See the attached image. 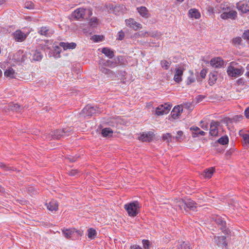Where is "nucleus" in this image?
Returning a JSON list of instances; mask_svg holds the SVG:
<instances>
[{"label": "nucleus", "instance_id": "obj_37", "mask_svg": "<svg viewBox=\"0 0 249 249\" xmlns=\"http://www.w3.org/2000/svg\"><path fill=\"white\" fill-rule=\"evenodd\" d=\"M217 142L222 145L226 144L229 142V138L227 136H222L217 140Z\"/></svg>", "mask_w": 249, "mask_h": 249}, {"label": "nucleus", "instance_id": "obj_35", "mask_svg": "<svg viewBox=\"0 0 249 249\" xmlns=\"http://www.w3.org/2000/svg\"><path fill=\"white\" fill-rule=\"evenodd\" d=\"M0 168L3 170L5 172H8L11 171H14V168L13 167H11L8 165H6L5 163L0 162Z\"/></svg>", "mask_w": 249, "mask_h": 249}, {"label": "nucleus", "instance_id": "obj_5", "mask_svg": "<svg viewBox=\"0 0 249 249\" xmlns=\"http://www.w3.org/2000/svg\"><path fill=\"white\" fill-rule=\"evenodd\" d=\"M220 16L223 19H235L237 17V12L228 7L227 9H225V11L222 13Z\"/></svg>", "mask_w": 249, "mask_h": 249}, {"label": "nucleus", "instance_id": "obj_15", "mask_svg": "<svg viewBox=\"0 0 249 249\" xmlns=\"http://www.w3.org/2000/svg\"><path fill=\"white\" fill-rule=\"evenodd\" d=\"M237 8L238 10L243 13H246L249 12V1H244L237 4Z\"/></svg>", "mask_w": 249, "mask_h": 249}, {"label": "nucleus", "instance_id": "obj_45", "mask_svg": "<svg viewBox=\"0 0 249 249\" xmlns=\"http://www.w3.org/2000/svg\"><path fill=\"white\" fill-rule=\"evenodd\" d=\"M33 60L35 61H39L42 59L41 53L38 52H36L33 55Z\"/></svg>", "mask_w": 249, "mask_h": 249}, {"label": "nucleus", "instance_id": "obj_64", "mask_svg": "<svg viewBox=\"0 0 249 249\" xmlns=\"http://www.w3.org/2000/svg\"><path fill=\"white\" fill-rule=\"evenodd\" d=\"M88 12L89 16V17L91 16L92 14L91 11L90 10H88Z\"/></svg>", "mask_w": 249, "mask_h": 249}, {"label": "nucleus", "instance_id": "obj_19", "mask_svg": "<svg viewBox=\"0 0 249 249\" xmlns=\"http://www.w3.org/2000/svg\"><path fill=\"white\" fill-rule=\"evenodd\" d=\"M63 137L64 135L63 134V131L60 129L54 131L52 134H49L48 136V139H50V140H51L52 139L59 140Z\"/></svg>", "mask_w": 249, "mask_h": 249}, {"label": "nucleus", "instance_id": "obj_21", "mask_svg": "<svg viewBox=\"0 0 249 249\" xmlns=\"http://www.w3.org/2000/svg\"><path fill=\"white\" fill-rule=\"evenodd\" d=\"M154 134L152 132L143 133L139 137V139L142 142H150L152 140Z\"/></svg>", "mask_w": 249, "mask_h": 249}, {"label": "nucleus", "instance_id": "obj_9", "mask_svg": "<svg viewBox=\"0 0 249 249\" xmlns=\"http://www.w3.org/2000/svg\"><path fill=\"white\" fill-rule=\"evenodd\" d=\"M86 9L83 8H79L76 9L72 13V17L77 20H80L85 18Z\"/></svg>", "mask_w": 249, "mask_h": 249}, {"label": "nucleus", "instance_id": "obj_4", "mask_svg": "<svg viewBox=\"0 0 249 249\" xmlns=\"http://www.w3.org/2000/svg\"><path fill=\"white\" fill-rule=\"evenodd\" d=\"M244 71V69L240 67V68H235L233 66H230L227 69L228 74L231 76L236 77L241 75Z\"/></svg>", "mask_w": 249, "mask_h": 249}, {"label": "nucleus", "instance_id": "obj_2", "mask_svg": "<svg viewBox=\"0 0 249 249\" xmlns=\"http://www.w3.org/2000/svg\"><path fill=\"white\" fill-rule=\"evenodd\" d=\"M101 112V111L98 107L87 105L82 110L81 115H83L84 117H90L94 114Z\"/></svg>", "mask_w": 249, "mask_h": 249}, {"label": "nucleus", "instance_id": "obj_1", "mask_svg": "<svg viewBox=\"0 0 249 249\" xmlns=\"http://www.w3.org/2000/svg\"><path fill=\"white\" fill-rule=\"evenodd\" d=\"M124 208L129 216L134 217L139 213V203L137 201H135L124 205Z\"/></svg>", "mask_w": 249, "mask_h": 249}, {"label": "nucleus", "instance_id": "obj_63", "mask_svg": "<svg viewBox=\"0 0 249 249\" xmlns=\"http://www.w3.org/2000/svg\"><path fill=\"white\" fill-rule=\"evenodd\" d=\"M185 107L190 109L191 107V104H186L185 105Z\"/></svg>", "mask_w": 249, "mask_h": 249}, {"label": "nucleus", "instance_id": "obj_32", "mask_svg": "<svg viewBox=\"0 0 249 249\" xmlns=\"http://www.w3.org/2000/svg\"><path fill=\"white\" fill-rule=\"evenodd\" d=\"M214 170H215L213 167H212L211 168L206 170L203 174V177L205 178H210L213 176L214 172Z\"/></svg>", "mask_w": 249, "mask_h": 249}, {"label": "nucleus", "instance_id": "obj_41", "mask_svg": "<svg viewBox=\"0 0 249 249\" xmlns=\"http://www.w3.org/2000/svg\"><path fill=\"white\" fill-rule=\"evenodd\" d=\"M239 134L243 138L245 142L249 144V134L243 133L242 130H240Z\"/></svg>", "mask_w": 249, "mask_h": 249}, {"label": "nucleus", "instance_id": "obj_57", "mask_svg": "<svg viewBox=\"0 0 249 249\" xmlns=\"http://www.w3.org/2000/svg\"><path fill=\"white\" fill-rule=\"evenodd\" d=\"M151 36L152 37H160L161 36V34L160 33L156 32V33H152V34H151Z\"/></svg>", "mask_w": 249, "mask_h": 249}, {"label": "nucleus", "instance_id": "obj_43", "mask_svg": "<svg viewBox=\"0 0 249 249\" xmlns=\"http://www.w3.org/2000/svg\"><path fill=\"white\" fill-rule=\"evenodd\" d=\"M178 136L176 137H173L174 139H175L177 141L180 142L183 140V138L182 137L183 135V132L182 131H178L177 132Z\"/></svg>", "mask_w": 249, "mask_h": 249}, {"label": "nucleus", "instance_id": "obj_59", "mask_svg": "<svg viewBox=\"0 0 249 249\" xmlns=\"http://www.w3.org/2000/svg\"><path fill=\"white\" fill-rule=\"evenodd\" d=\"M244 114L247 118H249V107L246 109Z\"/></svg>", "mask_w": 249, "mask_h": 249}, {"label": "nucleus", "instance_id": "obj_36", "mask_svg": "<svg viewBox=\"0 0 249 249\" xmlns=\"http://www.w3.org/2000/svg\"><path fill=\"white\" fill-rule=\"evenodd\" d=\"M113 134L112 130L110 128H105L102 129V134L104 137H109Z\"/></svg>", "mask_w": 249, "mask_h": 249}, {"label": "nucleus", "instance_id": "obj_23", "mask_svg": "<svg viewBox=\"0 0 249 249\" xmlns=\"http://www.w3.org/2000/svg\"><path fill=\"white\" fill-rule=\"evenodd\" d=\"M184 69L179 67L176 68V72L174 75V80L177 83L180 82L182 80L181 76L183 75Z\"/></svg>", "mask_w": 249, "mask_h": 249}, {"label": "nucleus", "instance_id": "obj_48", "mask_svg": "<svg viewBox=\"0 0 249 249\" xmlns=\"http://www.w3.org/2000/svg\"><path fill=\"white\" fill-rule=\"evenodd\" d=\"M143 247L145 249H148L150 247V242L148 240L143 239L142 241Z\"/></svg>", "mask_w": 249, "mask_h": 249}, {"label": "nucleus", "instance_id": "obj_53", "mask_svg": "<svg viewBox=\"0 0 249 249\" xmlns=\"http://www.w3.org/2000/svg\"><path fill=\"white\" fill-rule=\"evenodd\" d=\"M242 37L245 39L249 41V30L245 31L243 33Z\"/></svg>", "mask_w": 249, "mask_h": 249}, {"label": "nucleus", "instance_id": "obj_62", "mask_svg": "<svg viewBox=\"0 0 249 249\" xmlns=\"http://www.w3.org/2000/svg\"><path fill=\"white\" fill-rule=\"evenodd\" d=\"M237 82L238 84V85L242 84V83H243L242 79H240L238 80Z\"/></svg>", "mask_w": 249, "mask_h": 249}, {"label": "nucleus", "instance_id": "obj_49", "mask_svg": "<svg viewBox=\"0 0 249 249\" xmlns=\"http://www.w3.org/2000/svg\"><path fill=\"white\" fill-rule=\"evenodd\" d=\"M72 129H73L71 127L63 128L62 131H63V134L64 135V136L65 135H69V133L71 132Z\"/></svg>", "mask_w": 249, "mask_h": 249}, {"label": "nucleus", "instance_id": "obj_56", "mask_svg": "<svg viewBox=\"0 0 249 249\" xmlns=\"http://www.w3.org/2000/svg\"><path fill=\"white\" fill-rule=\"evenodd\" d=\"M190 130H192L193 132H198L200 129L197 126H192L190 128Z\"/></svg>", "mask_w": 249, "mask_h": 249}, {"label": "nucleus", "instance_id": "obj_20", "mask_svg": "<svg viewBox=\"0 0 249 249\" xmlns=\"http://www.w3.org/2000/svg\"><path fill=\"white\" fill-rule=\"evenodd\" d=\"M4 110L7 111V110L9 111H13L16 112H19L21 110V107L18 104H14L13 103H10L7 106L4 107Z\"/></svg>", "mask_w": 249, "mask_h": 249}, {"label": "nucleus", "instance_id": "obj_30", "mask_svg": "<svg viewBox=\"0 0 249 249\" xmlns=\"http://www.w3.org/2000/svg\"><path fill=\"white\" fill-rule=\"evenodd\" d=\"M137 10L141 16L145 18H147L149 16L148 10L145 7L141 6L137 8Z\"/></svg>", "mask_w": 249, "mask_h": 249}, {"label": "nucleus", "instance_id": "obj_46", "mask_svg": "<svg viewBox=\"0 0 249 249\" xmlns=\"http://www.w3.org/2000/svg\"><path fill=\"white\" fill-rule=\"evenodd\" d=\"M242 42V39L240 37H236L235 38H233L232 40V43L236 46L240 45Z\"/></svg>", "mask_w": 249, "mask_h": 249}, {"label": "nucleus", "instance_id": "obj_7", "mask_svg": "<svg viewBox=\"0 0 249 249\" xmlns=\"http://www.w3.org/2000/svg\"><path fill=\"white\" fill-rule=\"evenodd\" d=\"M213 221L217 225L220 226V229L224 231H225V228L226 226V221L225 218L222 217L218 215H213L212 217Z\"/></svg>", "mask_w": 249, "mask_h": 249}, {"label": "nucleus", "instance_id": "obj_18", "mask_svg": "<svg viewBox=\"0 0 249 249\" xmlns=\"http://www.w3.org/2000/svg\"><path fill=\"white\" fill-rule=\"evenodd\" d=\"M174 249H192L190 244L188 242L178 241L176 244Z\"/></svg>", "mask_w": 249, "mask_h": 249}, {"label": "nucleus", "instance_id": "obj_34", "mask_svg": "<svg viewBox=\"0 0 249 249\" xmlns=\"http://www.w3.org/2000/svg\"><path fill=\"white\" fill-rule=\"evenodd\" d=\"M209 83L210 85H213L217 80V73L213 72L210 74Z\"/></svg>", "mask_w": 249, "mask_h": 249}, {"label": "nucleus", "instance_id": "obj_3", "mask_svg": "<svg viewBox=\"0 0 249 249\" xmlns=\"http://www.w3.org/2000/svg\"><path fill=\"white\" fill-rule=\"evenodd\" d=\"M109 13H112L116 15H120L124 13L125 7L123 5H113L109 4L106 5Z\"/></svg>", "mask_w": 249, "mask_h": 249}, {"label": "nucleus", "instance_id": "obj_44", "mask_svg": "<svg viewBox=\"0 0 249 249\" xmlns=\"http://www.w3.org/2000/svg\"><path fill=\"white\" fill-rule=\"evenodd\" d=\"M89 25L92 27H95L98 24V19L96 18H92L89 21Z\"/></svg>", "mask_w": 249, "mask_h": 249}, {"label": "nucleus", "instance_id": "obj_10", "mask_svg": "<svg viewBox=\"0 0 249 249\" xmlns=\"http://www.w3.org/2000/svg\"><path fill=\"white\" fill-rule=\"evenodd\" d=\"M54 32V31L53 29L47 26H42L38 31L39 34L47 37H50Z\"/></svg>", "mask_w": 249, "mask_h": 249}, {"label": "nucleus", "instance_id": "obj_50", "mask_svg": "<svg viewBox=\"0 0 249 249\" xmlns=\"http://www.w3.org/2000/svg\"><path fill=\"white\" fill-rule=\"evenodd\" d=\"M243 118L242 115H236L233 117L232 119L233 122H238L241 121Z\"/></svg>", "mask_w": 249, "mask_h": 249}, {"label": "nucleus", "instance_id": "obj_14", "mask_svg": "<svg viewBox=\"0 0 249 249\" xmlns=\"http://www.w3.org/2000/svg\"><path fill=\"white\" fill-rule=\"evenodd\" d=\"M217 245L222 248V249H227V244L226 242V237L225 236H217L214 238Z\"/></svg>", "mask_w": 249, "mask_h": 249}, {"label": "nucleus", "instance_id": "obj_52", "mask_svg": "<svg viewBox=\"0 0 249 249\" xmlns=\"http://www.w3.org/2000/svg\"><path fill=\"white\" fill-rule=\"evenodd\" d=\"M118 37L117 38V39H118L119 40H122L124 38V33L122 30L119 31L118 33Z\"/></svg>", "mask_w": 249, "mask_h": 249}, {"label": "nucleus", "instance_id": "obj_6", "mask_svg": "<svg viewBox=\"0 0 249 249\" xmlns=\"http://www.w3.org/2000/svg\"><path fill=\"white\" fill-rule=\"evenodd\" d=\"M171 107L170 105L165 104L160 105L156 109V114L158 115H162L167 114L170 110Z\"/></svg>", "mask_w": 249, "mask_h": 249}, {"label": "nucleus", "instance_id": "obj_55", "mask_svg": "<svg viewBox=\"0 0 249 249\" xmlns=\"http://www.w3.org/2000/svg\"><path fill=\"white\" fill-rule=\"evenodd\" d=\"M78 174V172L76 170L72 169L70 171L69 173V174L71 176H74Z\"/></svg>", "mask_w": 249, "mask_h": 249}, {"label": "nucleus", "instance_id": "obj_51", "mask_svg": "<svg viewBox=\"0 0 249 249\" xmlns=\"http://www.w3.org/2000/svg\"><path fill=\"white\" fill-rule=\"evenodd\" d=\"M205 134V132L203 131H200V130L198 131V132H193L192 135L193 137H196L198 136L199 135L204 136Z\"/></svg>", "mask_w": 249, "mask_h": 249}, {"label": "nucleus", "instance_id": "obj_28", "mask_svg": "<svg viewBox=\"0 0 249 249\" xmlns=\"http://www.w3.org/2000/svg\"><path fill=\"white\" fill-rule=\"evenodd\" d=\"M189 15L190 18L198 19L200 18V14L198 10L192 8L189 10Z\"/></svg>", "mask_w": 249, "mask_h": 249}, {"label": "nucleus", "instance_id": "obj_39", "mask_svg": "<svg viewBox=\"0 0 249 249\" xmlns=\"http://www.w3.org/2000/svg\"><path fill=\"white\" fill-rule=\"evenodd\" d=\"M171 62H169L168 61H167L166 60H162L160 61V65H161V67L163 69L166 70L169 69V68L171 65Z\"/></svg>", "mask_w": 249, "mask_h": 249}, {"label": "nucleus", "instance_id": "obj_31", "mask_svg": "<svg viewBox=\"0 0 249 249\" xmlns=\"http://www.w3.org/2000/svg\"><path fill=\"white\" fill-rule=\"evenodd\" d=\"M103 64L104 66H107L110 68H113L117 66V62L115 59L114 60H107Z\"/></svg>", "mask_w": 249, "mask_h": 249}, {"label": "nucleus", "instance_id": "obj_16", "mask_svg": "<svg viewBox=\"0 0 249 249\" xmlns=\"http://www.w3.org/2000/svg\"><path fill=\"white\" fill-rule=\"evenodd\" d=\"M62 231L65 237L67 239H71L72 235L75 232L77 233L78 234H81L80 231H77L75 229H63L62 230Z\"/></svg>", "mask_w": 249, "mask_h": 249}, {"label": "nucleus", "instance_id": "obj_58", "mask_svg": "<svg viewBox=\"0 0 249 249\" xmlns=\"http://www.w3.org/2000/svg\"><path fill=\"white\" fill-rule=\"evenodd\" d=\"M130 249H142L140 246L137 245H133L130 246Z\"/></svg>", "mask_w": 249, "mask_h": 249}, {"label": "nucleus", "instance_id": "obj_60", "mask_svg": "<svg viewBox=\"0 0 249 249\" xmlns=\"http://www.w3.org/2000/svg\"><path fill=\"white\" fill-rule=\"evenodd\" d=\"M200 75L202 78H204L206 75V71L204 70H202L200 71Z\"/></svg>", "mask_w": 249, "mask_h": 249}, {"label": "nucleus", "instance_id": "obj_11", "mask_svg": "<svg viewBox=\"0 0 249 249\" xmlns=\"http://www.w3.org/2000/svg\"><path fill=\"white\" fill-rule=\"evenodd\" d=\"M125 22L127 26L133 29L135 31L140 28H142L141 24L137 22L133 18H130L128 19H126Z\"/></svg>", "mask_w": 249, "mask_h": 249}, {"label": "nucleus", "instance_id": "obj_29", "mask_svg": "<svg viewBox=\"0 0 249 249\" xmlns=\"http://www.w3.org/2000/svg\"><path fill=\"white\" fill-rule=\"evenodd\" d=\"M16 72L15 71L11 68H9L7 69L4 73V75L6 77H9L10 78H16Z\"/></svg>", "mask_w": 249, "mask_h": 249}, {"label": "nucleus", "instance_id": "obj_17", "mask_svg": "<svg viewBox=\"0 0 249 249\" xmlns=\"http://www.w3.org/2000/svg\"><path fill=\"white\" fill-rule=\"evenodd\" d=\"M210 64L213 68H220L224 65V61L221 57H217L212 59Z\"/></svg>", "mask_w": 249, "mask_h": 249}, {"label": "nucleus", "instance_id": "obj_27", "mask_svg": "<svg viewBox=\"0 0 249 249\" xmlns=\"http://www.w3.org/2000/svg\"><path fill=\"white\" fill-rule=\"evenodd\" d=\"M47 209L51 211H56L58 210V205L56 200H52L47 204Z\"/></svg>", "mask_w": 249, "mask_h": 249}, {"label": "nucleus", "instance_id": "obj_42", "mask_svg": "<svg viewBox=\"0 0 249 249\" xmlns=\"http://www.w3.org/2000/svg\"><path fill=\"white\" fill-rule=\"evenodd\" d=\"M24 7L28 9H33L35 8V5L32 1H28L25 3Z\"/></svg>", "mask_w": 249, "mask_h": 249}, {"label": "nucleus", "instance_id": "obj_26", "mask_svg": "<svg viewBox=\"0 0 249 249\" xmlns=\"http://www.w3.org/2000/svg\"><path fill=\"white\" fill-rule=\"evenodd\" d=\"M183 110L182 107L177 106L175 107L172 111V117L174 119H177L180 115V112Z\"/></svg>", "mask_w": 249, "mask_h": 249}, {"label": "nucleus", "instance_id": "obj_47", "mask_svg": "<svg viewBox=\"0 0 249 249\" xmlns=\"http://www.w3.org/2000/svg\"><path fill=\"white\" fill-rule=\"evenodd\" d=\"M195 81V78L194 77V76L193 73H192L191 75L190 76H189L187 78V84L190 85L192 83H194Z\"/></svg>", "mask_w": 249, "mask_h": 249}, {"label": "nucleus", "instance_id": "obj_8", "mask_svg": "<svg viewBox=\"0 0 249 249\" xmlns=\"http://www.w3.org/2000/svg\"><path fill=\"white\" fill-rule=\"evenodd\" d=\"M184 210L186 211L188 210L196 211H197V205L193 200L191 199H188L185 201Z\"/></svg>", "mask_w": 249, "mask_h": 249}, {"label": "nucleus", "instance_id": "obj_33", "mask_svg": "<svg viewBox=\"0 0 249 249\" xmlns=\"http://www.w3.org/2000/svg\"><path fill=\"white\" fill-rule=\"evenodd\" d=\"M102 53L109 58H112L114 55L113 51L108 48H104L102 50Z\"/></svg>", "mask_w": 249, "mask_h": 249}, {"label": "nucleus", "instance_id": "obj_40", "mask_svg": "<svg viewBox=\"0 0 249 249\" xmlns=\"http://www.w3.org/2000/svg\"><path fill=\"white\" fill-rule=\"evenodd\" d=\"M88 237L90 239H94L96 235V231L94 229L90 228L88 230Z\"/></svg>", "mask_w": 249, "mask_h": 249}, {"label": "nucleus", "instance_id": "obj_25", "mask_svg": "<svg viewBox=\"0 0 249 249\" xmlns=\"http://www.w3.org/2000/svg\"><path fill=\"white\" fill-rule=\"evenodd\" d=\"M106 67H107L104 66L103 65L102 66L99 67V70L103 73L107 74L108 77L111 78L113 77L114 72L112 71L107 68Z\"/></svg>", "mask_w": 249, "mask_h": 249}, {"label": "nucleus", "instance_id": "obj_24", "mask_svg": "<svg viewBox=\"0 0 249 249\" xmlns=\"http://www.w3.org/2000/svg\"><path fill=\"white\" fill-rule=\"evenodd\" d=\"M59 46L62 47L64 50H67L68 49H74L76 47V44L74 42L68 43V42H60L59 43Z\"/></svg>", "mask_w": 249, "mask_h": 249}, {"label": "nucleus", "instance_id": "obj_61", "mask_svg": "<svg viewBox=\"0 0 249 249\" xmlns=\"http://www.w3.org/2000/svg\"><path fill=\"white\" fill-rule=\"evenodd\" d=\"M247 70L248 71L245 74V75L249 78V64L247 66Z\"/></svg>", "mask_w": 249, "mask_h": 249}, {"label": "nucleus", "instance_id": "obj_22", "mask_svg": "<svg viewBox=\"0 0 249 249\" xmlns=\"http://www.w3.org/2000/svg\"><path fill=\"white\" fill-rule=\"evenodd\" d=\"M14 36L15 39L18 42H22L27 37V35L20 30L16 31L14 34Z\"/></svg>", "mask_w": 249, "mask_h": 249}, {"label": "nucleus", "instance_id": "obj_13", "mask_svg": "<svg viewBox=\"0 0 249 249\" xmlns=\"http://www.w3.org/2000/svg\"><path fill=\"white\" fill-rule=\"evenodd\" d=\"M219 122L212 121L210 125V134L213 136H216L218 131L217 127L219 125Z\"/></svg>", "mask_w": 249, "mask_h": 249}, {"label": "nucleus", "instance_id": "obj_54", "mask_svg": "<svg viewBox=\"0 0 249 249\" xmlns=\"http://www.w3.org/2000/svg\"><path fill=\"white\" fill-rule=\"evenodd\" d=\"M94 40L95 42H98L102 40L103 36H93Z\"/></svg>", "mask_w": 249, "mask_h": 249}, {"label": "nucleus", "instance_id": "obj_12", "mask_svg": "<svg viewBox=\"0 0 249 249\" xmlns=\"http://www.w3.org/2000/svg\"><path fill=\"white\" fill-rule=\"evenodd\" d=\"M185 203V200L180 198H177L174 199L172 203V205L173 206L174 209L180 210L184 209Z\"/></svg>", "mask_w": 249, "mask_h": 249}, {"label": "nucleus", "instance_id": "obj_38", "mask_svg": "<svg viewBox=\"0 0 249 249\" xmlns=\"http://www.w3.org/2000/svg\"><path fill=\"white\" fill-rule=\"evenodd\" d=\"M172 138L173 137L170 133H167L162 135V139L163 141H166L167 143H169L171 142Z\"/></svg>", "mask_w": 249, "mask_h": 249}]
</instances>
